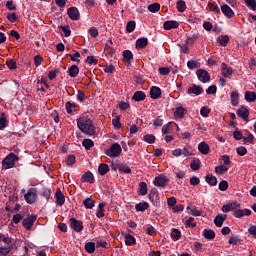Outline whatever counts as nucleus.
Listing matches in <instances>:
<instances>
[{
  "instance_id": "56",
  "label": "nucleus",
  "mask_w": 256,
  "mask_h": 256,
  "mask_svg": "<svg viewBox=\"0 0 256 256\" xmlns=\"http://www.w3.org/2000/svg\"><path fill=\"white\" fill-rule=\"evenodd\" d=\"M144 141H146V143H155V135L153 134H147L144 136Z\"/></svg>"
},
{
  "instance_id": "45",
  "label": "nucleus",
  "mask_w": 256,
  "mask_h": 256,
  "mask_svg": "<svg viewBox=\"0 0 256 256\" xmlns=\"http://www.w3.org/2000/svg\"><path fill=\"white\" fill-rule=\"evenodd\" d=\"M96 215L99 219H101V217H105V203L99 204V210Z\"/></svg>"
},
{
  "instance_id": "4",
  "label": "nucleus",
  "mask_w": 256,
  "mask_h": 256,
  "mask_svg": "<svg viewBox=\"0 0 256 256\" xmlns=\"http://www.w3.org/2000/svg\"><path fill=\"white\" fill-rule=\"evenodd\" d=\"M24 199L26 200V203H29L30 205L35 203V201H37V189L31 188L27 194L24 195Z\"/></svg>"
},
{
  "instance_id": "16",
  "label": "nucleus",
  "mask_w": 256,
  "mask_h": 256,
  "mask_svg": "<svg viewBox=\"0 0 256 256\" xmlns=\"http://www.w3.org/2000/svg\"><path fill=\"white\" fill-rule=\"evenodd\" d=\"M221 68L223 77H231L233 75V68L229 67L227 63L223 62Z\"/></svg>"
},
{
  "instance_id": "13",
  "label": "nucleus",
  "mask_w": 256,
  "mask_h": 256,
  "mask_svg": "<svg viewBox=\"0 0 256 256\" xmlns=\"http://www.w3.org/2000/svg\"><path fill=\"white\" fill-rule=\"evenodd\" d=\"M233 215H234V217H236V219H241V217H245V215L247 217H249V215H251V210H249V209H244V210L236 209L233 212Z\"/></svg>"
},
{
  "instance_id": "25",
  "label": "nucleus",
  "mask_w": 256,
  "mask_h": 256,
  "mask_svg": "<svg viewBox=\"0 0 256 256\" xmlns=\"http://www.w3.org/2000/svg\"><path fill=\"white\" fill-rule=\"evenodd\" d=\"M146 97L147 96L145 95V92H143V91H136L134 93V95L132 96V99L134 101L139 102V101H145Z\"/></svg>"
},
{
  "instance_id": "48",
  "label": "nucleus",
  "mask_w": 256,
  "mask_h": 256,
  "mask_svg": "<svg viewBox=\"0 0 256 256\" xmlns=\"http://www.w3.org/2000/svg\"><path fill=\"white\" fill-rule=\"evenodd\" d=\"M171 237L172 239L179 241V239H181V231H179L177 228H174L172 230Z\"/></svg>"
},
{
  "instance_id": "47",
  "label": "nucleus",
  "mask_w": 256,
  "mask_h": 256,
  "mask_svg": "<svg viewBox=\"0 0 256 256\" xmlns=\"http://www.w3.org/2000/svg\"><path fill=\"white\" fill-rule=\"evenodd\" d=\"M85 250L87 253H95V243L88 242L85 244Z\"/></svg>"
},
{
  "instance_id": "5",
  "label": "nucleus",
  "mask_w": 256,
  "mask_h": 256,
  "mask_svg": "<svg viewBox=\"0 0 256 256\" xmlns=\"http://www.w3.org/2000/svg\"><path fill=\"white\" fill-rule=\"evenodd\" d=\"M70 227L76 233H81V231H83V221L77 220L75 218H70Z\"/></svg>"
},
{
  "instance_id": "19",
  "label": "nucleus",
  "mask_w": 256,
  "mask_h": 256,
  "mask_svg": "<svg viewBox=\"0 0 256 256\" xmlns=\"http://www.w3.org/2000/svg\"><path fill=\"white\" fill-rule=\"evenodd\" d=\"M112 46H113V41L108 40V43H106L104 48V53H106V55H110V57H113V55L115 54V49H113Z\"/></svg>"
},
{
  "instance_id": "33",
  "label": "nucleus",
  "mask_w": 256,
  "mask_h": 256,
  "mask_svg": "<svg viewBox=\"0 0 256 256\" xmlns=\"http://www.w3.org/2000/svg\"><path fill=\"white\" fill-rule=\"evenodd\" d=\"M176 7L179 13H185V10L187 9V4H185V1L179 0L176 3Z\"/></svg>"
},
{
  "instance_id": "55",
  "label": "nucleus",
  "mask_w": 256,
  "mask_h": 256,
  "mask_svg": "<svg viewBox=\"0 0 256 256\" xmlns=\"http://www.w3.org/2000/svg\"><path fill=\"white\" fill-rule=\"evenodd\" d=\"M7 19L8 21H10V23H15V21H17L19 17H17V14L15 12H13L7 15Z\"/></svg>"
},
{
  "instance_id": "27",
  "label": "nucleus",
  "mask_w": 256,
  "mask_h": 256,
  "mask_svg": "<svg viewBox=\"0 0 256 256\" xmlns=\"http://www.w3.org/2000/svg\"><path fill=\"white\" fill-rule=\"evenodd\" d=\"M173 127H177V124L169 122L165 127L162 128V133L164 135H168V133H172Z\"/></svg>"
},
{
  "instance_id": "35",
  "label": "nucleus",
  "mask_w": 256,
  "mask_h": 256,
  "mask_svg": "<svg viewBox=\"0 0 256 256\" xmlns=\"http://www.w3.org/2000/svg\"><path fill=\"white\" fill-rule=\"evenodd\" d=\"M217 41L220 43L221 47H227V44L229 43V36L222 35L217 39Z\"/></svg>"
},
{
  "instance_id": "6",
  "label": "nucleus",
  "mask_w": 256,
  "mask_h": 256,
  "mask_svg": "<svg viewBox=\"0 0 256 256\" xmlns=\"http://www.w3.org/2000/svg\"><path fill=\"white\" fill-rule=\"evenodd\" d=\"M196 74L199 81H202V83H208V81H211V75L209 72H207V70L198 69Z\"/></svg>"
},
{
  "instance_id": "15",
  "label": "nucleus",
  "mask_w": 256,
  "mask_h": 256,
  "mask_svg": "<svg viewBox=\"0 0 256 256\" xmlns=\"http://www.w3.org/2000/svg\"><path fill=\"white\" fill-rule=\"evenodd\" d=\"M187 93L188 95H201V93H203V88L201 86L193 84L192 87L188 88Z\"/></svg>"
},
{
  "instance_id": "23",
  "label": "nucleus",
  "mask_w": 256,
  "mask_h": 256,
  "mask_svg": "<svg viewBox=\"0 0 256 256\" xmlns=\"http://www.w3.org/2000/svg\"><path fill=\"white\" fill-rule=\"evenodd\" d=\"M149 45V40L147 38H139L136 41V49H145Z\"/></svg>"
},
{
  "instance_id": "46",
  "label": "nucleus",
  "mask_w": 256,
  "mask_h": 256,
  "mask_svg": "<svg viewBox=\"0 0 256 256\" xmlns=\"http://www.w3.org/2000/svg\"><path fill=\"white\" fill-rule=\"evenodd\" d=\"M82 145L85 147V149L89 150L95 145V143L91 139H84Z\"/></svg>"
},
{
  "instance_id": "60",
  "label": "nucleus",
  "mask_w": 256,
  "mask_h": 256,
  "mask_svg": "<svg viewBox=\"0 0 256 256\" xmlns=\"http://www.w3.org/2000/svg\"><path fill=\"white\" fill-rule=\"evenodd\" d=\"M6 65L11 71L17 67V62L13 61V59H10L6 62Z\"/></svg>"
},
{
  "instance_id": "59",
  "label": "nucleus",
  "mask_w": 256,
  "mask_h": 256,
  "mask_svg": "<svg viewBox=\"0 0 256 256\" xmlns=\"http://www.w3.org/2000/svg\"><path fill=\"white\" fill-rule=\"evenodd\" d=\"M209 113H211V109L207 107H202L200 110V115H202V117H209Z\"/></svg>"
},
{
  "instance_id": "20",
  "label": "nucleus",
  "mask_w": 256,
  "mask_h": 256,
  "mask_svg": "<svg viewBox=\"0 0 256 256\" xmlns=\"http://www.w3.org/2000/svg\"><path fill=\"white\" fill-rule=\"evenodd\" d=\"M150 97L151 99H159V97H161V88L153 86L150 89Z\"/></svg>"
},
{
  "instance_id": "7",
  "label": "nucleus",
  "mask_w": 256,
  "mask_h": 256,
  "mask_svg": "<svg viewBox=\"0 0 256 256\" xmlns=\"http://www.w3.org/2000/svg\"><path fill=\"white\" fill-rule=\"evenodd\" d=\"M37 221V216L32 215L28 218H25L22 222V225L26 231H31L33 228V224Z\"/></svg>"
},
{
  "instance_id": "21",
  "label": "nucleus",
  "mask_w": 256,
  "mask_h": 256,
  "mask_svg": "<svg viewBox=\"0 0 256 256\" xmlns=\"http://www.w3.org/2000/svg\"><path fill=\"white\" fill-rule=\"evenodd\" d=\"M81 179L83 183H95V177H93V173H91L90 171L84 173Z\"/></svg>"
},
{
  "instance_id": "40",
  "label": "nucleus",
  "mask_w": 256,
  "mask_h": 256,
  "mask_svg": "<svg viewBox=\"0 0 256 256\" xmlns=\"http://www.w3.org/2000/svg\"><path fill=\"white\" fill-rule=\"evenodd\" d=\"M136 211H147L149 209V203L143 202V203H138L135 206Z\"/></svg>"
},
{
  "instance_id": "2",
  "label": "nucleus",
  "mask_w": 256,
  "mask_h": 256,
  "mask_svg": "<svg viewBox=\"0 0 256 256\" xmlns=\"http://www.w3.org/2000/svg\"><path fill=\"white\" fill-rule=\"evenodd\" d=\"M15 161H19V156L15 153L8 154L2 161L4 169H13L15 167Z\"/></svg>"
},
{
  "instance_id": "37",
  "label": "nucleus",
  "mask_w": 256,
  "mask_h": 256,
  "mask_svg": "<svg viewBox=\"0 0 256 256\" xmlns=\"http://www.w3.org/2000/svg\"><path fill=\"white\" fill-rule=\"evenodd\" d=\"M160 9H161L160 3H153L148 6V11H150V13H157V11H160Z\"/></svg>"
},
{
  "instance_id": "8",
  "label": "nucleus",
  "mask_w": 256,
  "mask_h": 256,
  "mask_svg": "<svg viewBox=\"0 0 256 256\" xmlns=\"http://www.w3.org/2000/svg\"><path fill=\"white\" fill-rule=\"evenodd\" d=\"M167 183H169V180L165 175H159L154 179V185L156 187H167Z\"/></svg>"
},
{
  "instance_id": "42",
  "label": "nucleus",
  "mask_w": 256,
  "mask_h": 256,
  "mask_svg": "<svg viewBox=\"0 0 256 256\" xmlns=\"http://www.w3.org/2000/svg\"><path fill=\"white\" fill-rule=\"evenodd\" d=\"M123 59H125L127 63H131V59H133V53L131 50L123 51Z\"/></svg>"
},
{
  "instance_id": "1",
  "label": "nucleus",
  "mask_w": 256,
  "mask_h": 256,
  "mask_svg": "<svg viewBox=\"0 0 256 256\" xmlns=\"http://www.w3.org/2000/svg\"><path fill=\"white\" fill-rule=\"evenodd\" d=\"M78 127L86 135H95V126H93V121L89 118H80L78 120Z\"/></svg>"
},
{
  "instance_id": "26",
  "label": "nucleus",
  "mask_w": 256,
  "mask_h": 256,
  "mask_svg": "<svg viewBox=\"0 0 256 256\" xmlns=\"http://www.w3.org/2000/svg\"><path fill=\"white\" fill-rule=\"evenodd\" d=\"M205 181L211 187H215V185H217V177L213 176V174L206 175Z\"/></svg>"
},
{
  "instance_id": "10",
  "label": "nucleus",
  "mask_w": 256,
  "mask_h": 256,
  "mask_svg": "<svg viewBox=\"0 0 256 256\" xmlns=\"http://www.w3.org/2000/svg\"><path fill=\"white\" fill-rule=\"evenodd\" d=\"M237 115H238V117H241V119H243V121L249 122V109H247V107L241 106L237 110Z\"/></svg>"
},
{
  "instance_id": "30",
  "label": "nucleus",
  "mask_w": 256,
  "mask_h": 256,
  "mask_svg": "<svg viewBox=\"0 0 256 256\" xmlns=\"http://www.w3.org/2000/svg\"><path fill=\"white\" fill-rule=\"evenodd\" d=\"M185 111V108L182 106L178 107L174 112V117H176V119H183V117H185Z\"/></svg>"
},
{
  "instance_id": "34",
  "label": "nucleus",
  "mask_w": 256,
  "mask_h": 256,
  "mask_svg": "<svg viewBox=\"0 0 256 256\" xmlns=\"http://www.w3.org/2000/svg\"><path fill=\"white\" fill-rule=\"evenodd\" d=\"M190 167L192 171H199L201 169V161L199 159L192 160Z\"/></svg>"
},
{
  "instance_id": "43",
  "label": "nucleus",
  "mask_w": 256,
  "mask_h": 256,
  "mask_svg": "<svg viewBox=\"0 0 256 256\" xmlns=\"http://www.w3.org/2000/svg\"><path fill=\"white\" fill-rule=\"evenodd\" d=\"M136 25L137 24L135 23V21H129L126 25V32L133 33L135 31Z\"/></svg>"
},
{
  "instance_id": "63",
  "label": "nucleus",
  "mask_w": 256,
  "mask_h": 256,
  "mask_svg": "<svg viewBox=\"0 0 256 256\" xmlns=\"http://www.w3.org/2000/svg\"><path fill=\"white\" fill-rule=\"evenodd\" d=\"M66 165H75V155H70L66 159Z\"/></svg>"
},
{
  "instance_id": "38",
  "label": "nucleus",
  "mask_w": 256,
  "mask_h": 256,
  "mask_svg": "<svg viewBox=\"0 0 256 256\" xmlns=\"http://www.w3.org/2000/svg\"><path fill=\"white\" fill-rule=\"evenodd\" d=\"M229 171V168L225 165H220L215 167V173L218 175H223V173H227Z\"/></svg>"
},
{
  "instance_id": "44",
  "label": "nucleus",
  "mask_w": 256,
  "mask_h": 256,
  "mask_svg": "<svg viewBox=\"0 0 256 256\" xmlns=\"http://www.w3.org/2000/svg\"><path fill=\"white\" fill-rule=\"evenodd\" d=\"M125 243L126 245H135L137 240H135V237H133L131 234H128L125 236Z\"/></svg>"
},
{
  "instance_id": "36",
  "label": "nucleus",
  "mask_w": 256,
  "mask_h": 256,
  "mask_svg": "<svg viewBox=\"0 0 256 256\" xmlns=\"http://www.w3.org/2000/svg\"><path fill=\"white\" fill-rule=\"evenodd\" d=\"M83 205H84V207H86V209H92L95 207V201L91 198H86L83 201Z\"/></svg>"
},
{
  "instance_id": "61",
  "label": "nucleus",
  "mask_w": 256,
  "mask_h": 256,
  "mask_svg": "<svg viewBox=\"0 0 256 256\" xmlns=\"http://www.w3.org/2000/svg\"><path fill=\"white\" fill-rule=\"evenodd\" d=\"M158 71L160 75H169V73H171V69L168 67H160Z\"/></svg>"
},
{
  "instance_id": "24",
  "label": "nucleus",
  "mask_w": 256,
  "mask_h": 256,
  "mask_svg": "<svg viewBox=\"0 0 256 256\" xmlns=\"http://www.w3.org/2000/svg\"><path fill=\"white\" fill-rule=\"evenodd\" d=\"M15 249V244H11L8 247H0V256H7Z\"/></svg>"
},
{
  "instance_id": "14",
  "label": "nucleus",
  "mask_w": 256,
  "mask_h": 256,
  "mask_svg": "<svg viewBox=\"0 0 256 256\" xmlns=\"http://www.w3.org/2000/svg\"><path fill=\"white\" fill-rule=\"evenodd\" d=\"M55 197L57 205H60V207L65 205V195H63V192H61V188H57Z\"/></svg>"
},
{
  "instance_id": "11",
  "label": "nucleus",
  "mask_w": 256,
  "mask_h": 256,
  "mask_svg": "<svg viewBox=\"0 0 256 256\" xmlns=\"http://www.w3.org/2000/svg\"><path fill=\"white\" fill-rule=\"evenodd\" d=\"M241 207L240 203L232 202L222 206L223 213H229V211H235V209H239Z\"/></svg>"
},
{
  "instance_id": "22",
  "label": "nucleus",
  "mask_w": 256,
  "mask_h": 256,
  "mask_svg": "<svg viewBox=\"0 0 256 256\" xmlns=\"http://www.w3.org/2000/svg\"><path fill=\"white\" fill-rule=\"evenodd\" d=\"M198 151H200V153H202V155H209V144H207L206 142H201L198 145Z\"/></svg>"
},
{
  "instance_id": "9",
  "label": "nucleus",
  "mask_w": 256,
  "mask_h": 256,
  "mask_svg": "<svg viewBox=\"0 0 256 256\" xmlns=\"http://www.w3.org/2000/svg\"><path fill=\"white\" fill-rule=\"evenodd\" d=\"M67 13L72 21H79L81 19V14H79V10L76 7L68 8Z\"/></svg>"
},
{
  "instance_id": "18",
  "label": "nucleus",
  "mask_w": 256,
  "mask_h": 256,
  "mask_svg": "<svg viewBox=\"0 0 256 256\" xmlns=\"http://www.w3.org/2000/svg\"><path fill=\"white\" fill-rule=\"evenodd\" d=\"M178 27H179V22H177L175 20H170V21L164 22L165 31H169L171 29H177Z\"/></svg>"
},
{
  "instance_id": "53",
  "label": "nucleus",
  "mask_w": 256,
  "mask_h": 256,
  "mask_svg": "<svg viewBox=\"0 0 256 256\" xmlns=\"http://www.w3.org/2000/svg\"><path fill=\"white\" fill-rule=\"evenodd\" d=\"M197 39H199V34H194L192 37L187 38L186 45H193Z\"/></svg>"
},
{
  "instance_id": "3",
  "label": "nucleus",
  "mask_w": 256,
  "mask_h": 256,
  "mask_svg": "<svg viewBox=\"0 0 256 256\" xmlns=\"http://www.w3.org/2000/svg\"><path fill=\"white\" fill-rule=\"evenodd\" d=\"M121 145L119 143H114L111 145L110 149L105 150V154L108 157H119L122 153Z\"/></svg>"
},
{
  "instance_id": "51",
  "label": "nucleus",
  "mask_w": 256,
  "mask_h": 256,
  "mask_svg": "<svg viewBox=\"0 0 256 256\" xmlns=\"http://www.w3.org/2000/svg\"><path fill=\"white\" fill-rule=\"evenodd\" d=\"M7 127V118L5 117V113H2L0 116V131L1 129H5Z\"/></svg>"
},
{
  "instance_id": "52",
  "label": "nucleus",
  "mask_w": 256,
  "mask_h": 256,
  "mask_svg": "<svg viewBox=\"0 0 256 256\" xmlns=\"http://www.w3.org/2000/svg\"><path fill=\"white\" fill-rule=\"evenodd\" d=\"M139 187H140V190H139L140 195H147V183L140 182Z\"/></svg>"
},
{
  "instance_id": "62",
  "label": "nucleus",
  "mask_w": 256,
  "mask_h": 256,
  "mask_svg": "<svg viewBox=\"0 0 256 256\" xmlns=\"http://www.w3.org/2000/svg\"><path fill=\"white\" fill-rule=\"evenodd\" d=\"M236 151L240 155V157L247 155V148H245L243 146L238 147Z\"/></svg>"
},
{
  "instance_id": "39",
  "label": "nucleus",
  "mask_w": 256,
  "mask_h": 256,
  "mask_svg": "<svg viewBox=\"0 0 256 256\" xmlns=\"http://www.w3.org/2000/svg\"><path fill=\"white\" fill-rule=\"evenodd\" d=\"M231 103L234 107H237V105H239V93L237 92L231 93Z\"/></svg>"
},
{
  "instance_id": "49",
  "label": "nucleus",
  "mask_w": 256,
  "mask_h": 256,
  "mask_svg": "<svg viewBox=\"0 0 256 256\" xmlns=\"http://www.w3.org/2000/svg\"><path fill=\"white\" fill-rule=\"evenodd\" d=\"M76 109H77V105H75L74 103H71V102L66 103L67 113L71 114V113H73V110L76 111Z\"/></svg>"
},
{
  "instance_id": "31",
  "label": "nucleus",
  "mask_w": 256,
  "mask_h": 256,
  "mask_svg": "<svg viewBox=\"0 0 256 256\" xmlns=\"http://www.w3.org/2000/svg\"><path fill=\"white\" fill-rule=\"evenodd\" d=\"M68 75L70 77H77V75H79V67L77 65H72L69 69H68Z\"/></svg>"
},
{
  "instance_id": "54",
  "label": "nucleus",
  "mask_w": 256,
  "mask_h": 256,
  "mask_svg": "<svg viewBox=\"0 0 256 256\" xmlns=\"http://www.w3.org/2000/svg\"><path fill=\"white\" fill-rule=\"evenodd\" d=\"M220 191H227L229 189V183L226 180H223L219 183Z\"/></svg>"
},
{
  "instance_id": "64",
  "label": "nucleus",
  "mask_w": 256,
  "mask_h": 256,
  "mask_svg": "<svg viewBox=\"0 0 256 256\" xmlns=\"http://www.w3.org/2000/svg\"><path fill=\"white\" fill-rule=\"evenodd\" d=\"M248 233L252 235L253 239H256V226H250V228L248 229Z\"/></svg>"
},
{
  "instance_id": "17",
  "label": "nucleus",
  "mask_w": 256,
  "mask_h": 256,
  "mask_svg": "<svg viewBox=\"0 0 256 256\" xmlns=\"http://www.w3.org/2000/svg\"><path fill=\"white\" fill-rule=\"evenodd\" d=\"M227 220V214L221 215L218 214L214 219V224L216 227H223V223Z\"/></svg>"
},
{
  "instance_id": "58",
  "label": "nucleus",
  "mask_w": 256,
  "mask_h": 256,
  "mask_svg": "<svg viewBox=\"0 0 256 256\" xmlns=\"http://www.w3.org/2000/svg\"><path fill=\"white\" fill-rule=\"evenodd\" d=\"M247 7H251L252 11H256V1L255 0H244Z\"/></svg>"
},
{
  "instance_id": "28",
  "label": "nucleus",
  "mask_w": 256,
  "mask_h": 256,
  "mask_svg": "<svg viewBox=\"0 0 256 256\" xmlns=\"http://www.w3.org/2000/svg\"><path fill=\"white\" fill-rule=\"evenodd\" d=\"M98 173L99 175H107V173H109V165L105 164V163H101L98 167Z\"/></svg>"
},
{
  "instance_id": "50",
  "label": "nucleus",
  "mask_w": 256,
  "mask_h": 256,
  "mask_svg": "<svg viewBox=\"0 0 256 256\" xmlns=\"http://www.w3.org/2000/svg\"><path fill=\"white\" fill-rule=\"evenodd\" d=\"M118 170L120 171V173H126V174L131 173V168H129V166L124 164H120L118 166Z\"/></svg>"
},
{
  "instance_id": "41",
  "label": "nucleus",
  "mask_w": 256,
  "mask_h": 256,
  "mask_svg": "<svg viewBox=\"0 0 256 256\" xmlns=\"http://www.w3.org/2000/svg\"><path fill=\"white\" fill-rule=\"evenodd\" d=\"M187 209L191 211V215L194 217H201V211L197 210V206H188Z\"/></svg>"
},
{
  "instance_id": "57",
  "label": "nucleus",
  "mask_w": 256,
  "mask_h": 256,
  "mask_svg": "<svg viewBox=\"0 0 256 256\" xmlns=\"http://www.w3.org/2000/svg\"><path fill=\"white\" fill-rule=\"evenodd\" d=\"M60 29H62V31L65 33V37L71 36V27H69V25L60 26Z\"/></svg>"
},
{
  "instance_id": "32",
  "label": "nucleus",
  "mask_w": 256,
  "mask_h": 256,
  "mask_svg": "<svg viewBox=\"0 0 256 256\" xmlns=\"http://www.w3.org/2000/svg\"><path fill=\"white\" fill-rule=\"evenodd\" d=\"M245 99L246 101H248V103H253L256 101V93L255 92H251V91H247L245 93Z\"/></svg>"
},
{
  "instance_id": "12",
  "label": "nucleus",
  "mask_w": 256,
  "mask_h": 256,
  "mask_svg": "<svg viewBox=\"0 0 256 256\" xmlns=\"http://www.w3.org/2000/svg\"><path fill=\"white\" fill-rule=\"evenodd\" d=\"M221 11L228 19H233V17H235V12H233V9L227 4L221 6Z\"/></svg>"
},
{
  "instance_id": "29",
  "label": "nucleus",
  "mask_w": 256,
  "mask_h": 256,
  "mask_svg": "<svg viewBox=\"0 0 256 256\" xmlns=\"http://www.w3.org/2000/svg\"><path fill=\"white\" fill-rule=\"evenodd\" d=\"M203 236L205 237V239H208L209 241H213V239H215V231L204 229Z\"/></svg>"
}]
</instances>
